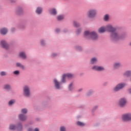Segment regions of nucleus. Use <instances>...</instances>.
I'll use <instances>...</instances> for the list:
<instances>
[{"label": "nucleus", "mask_w": 131, "mask_h": 131, "mask_svg": "<svg viewBox=\"0 0 131 131\" xmlns=\"http://www.w3.org/2000/svg\"><path fill=\"white\" fill-rule=\"evenodd\" d=\"M100 33H103L105 31H108L111 32V37L113 40H119V39H123L125 37V35L120 34L116 32V28H114L112 25H108L106 27H102L98 30Z\"/></svg>", "instance_id": "1"}, {"label": "nucleus", "mask_w": 131, "mask_h": 131, "mask_svg": "<svg viewBox=\"0 0 131 131\" xmlns=\"http://www.w3.org/2000/svg\"><path fill=\"white\" fill-rule=\"evenodd\" d=\"M84 34L86 37H89V38H91L93 40L98 39V34L94 31L90 32L89 31H85Z\"/></svg>", "instance_id": "2"}, {"label": "nucleus", "mask_w": 131, "mask_h": 131, "mask_svg": "<svg viewBox=\"0 0 131 131\" xmlns=\"http://www.w3.org/2000/svg\"><path fill=\"white\" fill-rule=\"evenodd\" d=\"M9 129H10V130H16V129L17 131H22L23 126L21 123H18L17 125H15L14 124H11L9 125Z\"/></svg>", "instance_id": "3"}, {"label": "nucleus", "mask_w": 131, "mask_h": 131, "mask_svg": "<svg viewBox=\"0 0 131 131\" xmlns=\"http://www.w3.org/2000/svg\"><path fill=\"white\" fill-rule=\"evenodd\" d=\"M87 15L89 17H96L98 15V10L96 9H91L87 12Z\"/></svg>", "instance_id": "4"}, {"label": "nucleus", "mask_w": 131, "mask_h": 131, "mask_svg": "<svg viewBox=\"0 0 131 131\" xmlns=\"http://www.w3.org/2000/svg\"><path fill=\"white\" fill-rule=\"evenodd\" d=\"M126 85V83L124 82H121L118 84L115 88H114V92H118V91H120V90H122V89L125 88Z\"/></svg>", "instance_id": "5"}, {"label": "nucleus", "mask_w": 131, "mask_h": 131, "mask_svg": "<svg viewBox=\"0 0 131 131\" xmlns=\"http://www.w3.org/2000/svg\"><path fill=\"white\" fill-rule=\"evenodd\" d=\"M53 83L54 84V87L56 90H61L63 89L62 86V82H59L57 79H54Z\"/></svg>", "instance_id": "6"}, {"label": "nucleus", "mask_w": 131, "mask_h": 131, "mask_svg": "<svg viewBox=\"0 0 131 131\" xmlns=\"http://www.w3.org/2000/svg\"><path fill=\"white\" fill-rule=\"evenodd\" d=\"M122 119L123 121H130L131 113H127L124 114L122 116Z\"/></svg>", "instance_id": "7"}, {"label": "nucleus", "mask_w": 131, "mask_h": 131, "mask_svg": "<svg viewBox=\"0 0 131 131\" xmlns=\"http://www.w3.org/2000/svg\"><path fill=\"white\" fill-rule=\"evenodd\" d=\"M24 95L25 97H29L30 96V89L29 86L26 85L24 87Z\"/></svg>", "instance_id": "8"}, {"label": "nucleus", "mask_w": 131, "mask_h": 131, "mask_svg": "<svg viewBox=\"0 0 131 131\" xmlns=\"http://www.w3.org/2000/svg\"><path fill=\"white\" fill-rule=\"evenodd\" d=\"M126 105V99L125 98H121L119 100V105L120 107H124Z\"/></svg>", "instance_id": "9"}, {"label": "nucleus", "mask_w": 131, "mask_h": 131, "mask_svg": "<svg viewBox=\"0 0 131 131\" xmlns=\"http://www.w3.org/2000/svg\"><path fill=\"white\" fill-rule=\"evenodd\" d=\"M92 69L95 71H104V70H105V68H104L103 67L98 66H93L92 67Z\"/></svg>", "instance_id": "10"}, {"label": "nucleus", "mask_w": 131, "mask_h": 131, "mask_svg": "<svg viewBox=\"0 0 131 131\" xmlns=\"http://www.w3.org/2000/svg\"><path fill=\"white\" fill-rule=\"evenodd\" d=\"M0 45L3 49H5V50H8L9 49V45L7 43L6 41L3 40L1 41Z\"/></svg>", "instance_id": "11"}, {"label": "nucleus", "mask_w": 131, "mask_h": 131, "mask_svg": "<svg viewBox=\"0 0 131 131\" xmlns=\"http://www.w3.org/2000/svg\"><path fill=\"white\" fill-rule=\"evenodd\" d=\"M48 12L51 15H54V16L57 15V9L56 8H49Z\"/></svg>", "instance_id": "12"}, {"label": "nucleus", "mask_w": 131, "mask_h": 131, "mask_svg": "<svg viewBox=\"0 0 131 131\" xmlns=\"http://www.w3.org/2000/svg\"><path fill=\"white\" fill-rule=\"evenodd\" d=\"M18 118L21 121H25L27 119V116L23 114H21L18 115Z\"/></svg>", "instance_id": "13"}, {"label": "nucleus", "mask_w": 131, "mask_h": 131, "mask_svg": "<svg viewBox=\"0 0 131 131\" xmlns=\"http://www.w3.org/2000/svg\"><path fill=\"white\" fill-rule=\"evenodd\" d=\"M68 90L70 91V92H74V91H75V89L73 85V83H71L69 85Z\"/></svg>", "instance_id": "14"}, {"label": "nucleus", "mask_w": 131, "mask_h": 131, "mask_svg": "<svg viewBox=\"0 0 131 131\" xmlns=\"http://www.w3.org/2000/svg\"><path fill=\"white\" fill-rule=\"evenodd\" d=\"M36 13L38 15L41 14L42 13V7H38L36 9Z\"/></svg>", "instance_id": "15"}, {"label": "nucleus", "mask_w": 131, "mask_h": 131, "mask_svg": "<svg viewBox=\"0 0 131 131\" xmlns=\"http://www.w3.org/2000/svg\"><path fill=\"white\" fill-rule=\"evenodd\" d=\"M19 56L21 59H26V54H25V52H21L19 54Z\"/></svg>", "instance_id": "16"}, {"label": "nucleus", "mask_w": 131, "mask_h": 131, "mask_svg": "<svg viewBox=\"0 0 131 131\" xmlns=\"http://www.w3.org/2000/svg\"><path fill=\"white\" fill-rule=\"evenodd\" d=\"M0 32L2 34L5 35L8 32V29L6 28H2L0 30Z\"/></svg>", "instance_id": "17"}, {"label": "nucleus", "mask_w": 131, "mask_h": 131, "mask_svg": "<svg viewBox=\"0 0 131 131\" xmlns=\"http://www.w3.org/2000/svg\"><path fill=\"white\" fill-rule=\"evenodd\" d=\"M131 76V71H126L124 73V76L129 77Z\"/></svg>", "instance_id": "18"}, {"label": "nucleus", "mask_w": 131, "mask_h": 131, "mask_svg": "<svg viewBox=\"0 0 131 131\" xmlns=\"http://www.w3.org/2000/svg\"><path fill=\"white\" fill-rule=\"evenodd\" d=\"M66 78H67V77L65 74H63L61 78V83H65V82H66Z\"/></svg>", "instance_id": "19"}, {"label": "nucleus", "mask_w": 131, "mask_h": 131, "mask_svg": "<svg viewBox=\"0 0 131 131\" xmlns=\"http://www.w3.org/2000/svg\"><path fill=\"white\" fill-rule=\"evenodd\" d=\"M64 75L68 78H73L74 77V75L71 73L65 74Z\"/></svg>", "instance_id": "20"}, {"label": "nucleus", "mask_w": 131, "mask_h": 131, "mask_svg": "<svg viewBox=\"0 0 131 131\" xmlns=\"http://www.w3.org/2000/svg\"><path fill=\"white\" fill-rule=\"evenodd\" d=\"M121 66V64L119 62H116L114 64V68L116 69L117 68H119Z\"/></svg>", "instance_id": "21"}, {"label": "nucleus", "mask_w": 131, "mask_h": 131, "mask_svg": "<svg viewBox=\"0 0 131 131\" xmlns=\"http://www.w3.org/2000/svg\"><path fill=\"white\" fill-rule=\"evenodd\" d=\"M16 67H19V68H21V69H24V66L22 65V64H21L19 62H17L16 64Z\"/></svg>", "instance_id": "22"}, {"label": "nucleus", "mask_w": 131, "mask_h": 131, "mask_svg": "<svg viewBox=\"0 0 131 131\" xmlns=\"http://www.w3.org/2000/svg\"><path fill=\"white\" fill-rule=\"evenodd\" d=\"M97 61H98V60L97 59V58H93L91 60V64H95V63H97Z\"/></svg>", "instance_id": "23"}, {"label": "nucleus", "mask_w": 131, "mask_h": 131, "mask_svg": "<svg viewBox=\"0 0 131 131\" xmlns=\"http://www.w3.org/2000/svg\"><path fill=\"white\" fill-rule=\"evenodd\" d=\"M77 124L79 125V126H84V123L81 122H77Z\"/></svg>", "instance_id": "24"}, {"label": "nucleus", "mask_w": 131, "mask_h": 131, "mask_svg": "<svg viewBox=\"0 0 131 131\" xmlns=\"http://www.w3.org/2000/svg\"><path fill=\"white\" fill-rule=\"evenodd\" d=\"M4 89H5V90H10V89H11V86L9 84H6V85H5Z\"/></svg>", "instance_id": "25"}, {"label": "nucleus", "mask_w": 131, "mask_h": 131, "mask_svg": "<svg viewBox=\"0 0 131 131\" xmlns=\"http://www.w3.org/2000/svg\"><path fill=\"white\" fill-rule=\"evenodd\" d=\"M28 131H39V129L37 128H36L34 130H33L32 128H29Z\"/></svg>", "instance_id": "26"}, {"label": "nucleus", "mask_w": 131, "mask_h": 131, "mask_svg": "<svg viewBox=\"0 0 131 131\" xmlns=\"http://www.w3.org/2000/svg\"><path fill=\"white\" fill-rule=\"evenodd\" d=\"M21 113H23V114H26V113H27V109H26V108L22 109Z\"/></svg>", "instance_id": "27"}, {"label": "nucleus", "mask_w": 131, "mask_h": 131, "mask_svg": "<svg viewBox=\"0 0 131 131\" xmlns=\"http://www.w3.org/2000/svg\"><path fill=\"white\" fill-rule=\"evenodd\" d=\"M15 102V100H11L9 102V105L10 106L13 105V103Z\"/></svg>", "instance_id": "28"}, {"label": "nucleus", "mask_w": 131, "mask_h": 131, "mask_svg": "<svg viewBox=\"0 0 131 131\" xmlns=\"http://www.w3.org/2000/svg\"><path fill=\"white\" fill-rule=\"evenodd\" d=\"M74 26L75 27H78V26H79V24L77 23L76 21H74Z\"/></svg>", "instance_id": "29"}, {"label": "nucleus", "mask_w": 131, "mask_h": 131, "mask_svg": "<svg viewBox=\"0 0 131 131\" xmlns=\"http://www.w3.org/2000/svg\"><path fill=\"white\" fill-rule=\"evenodd\" d=\"M1 76H5V75H7V72H1Z\"/></svg>", "instance_id": "30"}, {"label": "nucleus", "mask_w": 131, "mask_h": 131, "mask_svg": "<svg viewBox=\"0 0 131 131\" xmlns=\"http://www.w3.org/2000/svg\"><path fill=\"white\" fill-rule=\"evenodd\" d=\"M60 131H66V128L64 126L60 127Z\"/></svg>", "instance_id": "31"}, {"label": "nucleus", "mask_w": 131, "mask_h": 131, "mask_svg": "<svg viewBox=\"0 0 131 131\" xmlns=\"http://www.w3.org/2000/svg\"><path fill=\"white\" fill-rule=\"evenodd\" d=\"M40 43L41 46H45V45L46 44V42L45 41V40H43V39L41 40Z\"/></svg>", "instance_id": "32"}, {"label": "nucleus", "mask_w": 131, "mask_h": 131, "mask_svg": "<svg viewBox=\"0 0 131 131\" xmlns=\"http://www.w3.org/2000/svg\"><path fill=\"white\" fill-rule=\"evenodd\" d=\"M19 73H20L19 71H15L13 72V74H14L15 75H19Z\"/></svg>", "instance_id": "33"}, {"label": "nucleus", "mask_w": 131, "mask_h": 131, "mask_svg": "<svg viewBox=\"0 0 131 131\" xmlns=\"http://www.w3.org/2000/svg\"><path fill=\"white\" fill-rule=\"evenodd\" d=\"M57 56H58V54L57 53H54L52 54V58H55V57H57Z\"/></svg>", "instance_id": "34"}, {"label": "nucleus", "mask_w": 131, "mask_h": 131, "mask_svg": "<svg viewBox=\"0 0 131 131\" xmlns=\"http://www.w3.org/2000/svg\"><path fill=\"white\" fill-rule=\"evenodd\" d=\"M63 17H57V20L58 21H61V20H63Z\"/></svg>", "instance_id": "35"}, {"label": "nucleus", "mask_w": 131, "mask_h": 131, "mask_svg": "<svg viewBox=\"0 0 131 131\" xmlns=\"http://www.w3.org/2000/svg\"><path fill=\"white\" fill-rule=\"evenodd\" d=\"M103 20L105 21H108L109 20V17H104Z\"/></svg>", "instance_id": "36"}, {"label": "nucleus", "mask_w": 131, "mask_h": 131, "mask_svg": "<svg viewBox=\"0 0 131 131\" xmlns=\"http://www.w3.org/2000/svg\"><path fill=\"white\" fill-rule=\"evenodd\" d=\"M55 32L56 33H59V32H60V30L59 29H56L55 30Z\"/></svg>", "instance_id": "37"}, {"label": "nucleus", "mask_w": 131, "mask_h": 131, "mask_svg": "<svg viewBox=\"0 0 131 131\" xmlns=\"http://www.w3.org/2000/svg\"><path fill=\"white\" fill-rule=\"evenodd\" d=\"M110 15L108 14L104 15V17H109Z\"/></svg>", "instance_id": "38"}, {"label": "nucleus", "mask_w": 131, "mask_h": 131, "mask_svg": "<svg viewBox=\"0 0 131 131\" xmlns=\"http://www.w3.org/2000/svg\"><path fill=\"white\" fill-rule=\"evenodd\" d=\"M79 32H80V30H78L77 31V33H78Z\"/></svg>", "instance_id": "39"}, {"label": "nucleus", "mask_w": 131, "mask_h": 131, "mask_svg": "<svg viewBox=\"0 0 131 131\" xmlns=\"http://www.w3.org/2000/svg\"><path fill=\"white\" fill-rule=\"evenodd\" d=\"M128 92L131 94V89H128Z\"/></svg>", "instance_id": "40"}, {"label": "nucleus", "mask_w": 131, "mask_h": 131, "mask_svg": "<svg viewBox=\"0 0 131 131\" xmlns=\"http://www.w3.org/2000/svg\"><path fill=\"white\" fill-rule=\"evenodd\" d=\"M64 15H59V17H63Z\"/></svg>", "instance_id": "41"}, {"label": "nucleus", "mask_w": 131, "mask_h": 131, "mask_svg": "<svg viewBox=\"0 0 131 131\" xmlns=\"http://www.w3.org/2000/svg\"><path fill=\"white\" fill-rule=\"evenodd\" d=\"M80 91H82V89H81L79 90H78V92H80Z\"/></svg>", "instance_id": "42"}, {"label": "nucleus", "mask_w": 131, "mask_h": 131, "mask_svg": "<svg viewBox=\"0 0 131 131\" xmlns=\"http://www.w3.org/2000/svg\"><path fill=\"white\" fill-rule=\"evenodd\" d=\"M97 108H98V106H95V109H97Z\"/></svg>", "instance_id": "43"}, {"label": "nucleus", "mask_w": 131, "mask_h": 131, "mask_svg": "<svg viewBox=\"0 0 131 131\" xmlns=\"http://www.w3.org/2000/svg\"><path fill=\"white\" fill-rule=\"evenodd\" d=\"M13 29H14V28H12V31H14Z\"/></svg>", "instance_id": "44"}, {"label": "nucleus", "mask_w": 131, "mask_h": 131, "mask_svg": "<svg viewBox=\"0 0 131 131\" xmlns=\"http://www.w3.org/2000/svg\"><path fill=\"white\" fill-rule=\"evenodd\" d=\"M129 46H131V42H130V43H129Z\"/></svg>", "instance_id": "45"}]
</instances>
